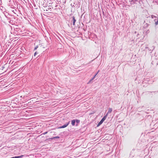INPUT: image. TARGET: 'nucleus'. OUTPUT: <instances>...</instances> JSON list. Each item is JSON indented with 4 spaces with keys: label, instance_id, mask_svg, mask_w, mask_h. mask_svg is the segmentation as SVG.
I'll return each mask as SVG.
<instances>
[{
    "label": "nucleus",
    "instance_id": "obj_1",
    "mask_svg": "<svg viewBox=\"0 0 158 158\" xmlns=\"http://www.w3.org/2000/svg\"><path fill=\"white\" fill-rule=\"evenodd\" d=\"M70 122H69L68 123H67L66 124H64L63 126H62L61 127H59V128H64L65 127H66L68 125L69 123Z\"/></svg>",
    "mask_w": 158,
    "mask_h": 158
},
{
    "label": "nucleus",
    "instance_id": "obj_2",
    "mask_svg": "<svg viewBox=\"0 0 158 158\" xmlns=\"http://www.w3.org/2000/svg\"><path fill=\"white\" fill-rule=\"evenodd\" d=\"M99 70L98 72L97 73H96V74L89 81V82H88V83H90V82L91 81H92L93 79H94V78H95L96 76L99 73Z\"/></svg>",
    "mask_w": 158,
    "mask_h": 158
},
{
    "label": "nucleus",
    "instance_id": "obj_3",
    "mask_svg": "<svg viewBox=\"0 0 158 158\" xmlns=\"http://www.w3.org/2000/svg\"><path fill=\"white\" fill-rule=\"evenodd\" d=\"M72 18L73 19V25H75V23L76 22V20L75 19V17L74 16H73V17Z\"/></svg>",
    "mask_w": 158,
    "mask_h": 158
},
{
    "label": "nucleus",
    "instance_id": "obj_4",
    "mask_svg": "<svg viewBox=\"0 0 158 158\" xmlns=\"http://www.w3.org/2000/svg\"><path fill=\"white\" fill-rule=\"evenodd\" d=\"M75 120H73L71 121V124L73 126H74L75 125Z\"/></svg>",
    "mask_w": 158,
    "mask_h": 158
},
{
    "label": "nucleus",
    "instance_id": "obj_5",
    "mask_svg": "<svg viewBox=\"0 0 158 158\" xmlns=\"http://www.w3.org/2000/svg\"><path fill=\"white\" fill-rule=\"evenodd\" d=\"M104 121H103L102 120V119H101V120L99 122V123L98 124V126H100L101 124L103 122H104Z\"/></svg>",
    "mask_w": 158,
    "mask_h": 158
},
{
    "label": "nucleus",
    "instance_id": "obj_6",
    "mask_svg": "<svg viewBox=\"0 0 158 158\" xmlns=\"http://www.w3.org/2000/svg\"><path fill=\"white\" fill-rule=\"evenodd\" d=\"M112 111V109L111 108H109L108 109V112L107 113L108 114L110 113H111Z\"/></svg>",
    "mask_w": 158,
    "mask_h": 158
},
{
    "label": "nucleus",
    "instance_id": "obj_7",
    "mask_svg": "<svg viewBox=\"0 0 158 158\" xmlns=\"http://www.w3.org/2000/svg\"><path fill=\"white\" fill-rule=\"evenodd\" d=\"M154 21L155 22V24L156 25L158 24V18H157V19H155Z\"/></svg>",
    "mask_w": 158,
    "mask_h": 158
},
{
    "label": "nucleus",
    "instance_id": "obj_8",
    "mask_svg": "<svg viewBox=\"0 0 158 158\" xmlns=\"http://www.w3.org/2000/svg\"><path fill=\"white\" fill-rule=\"evenodd\" d=\"M23 156L22 155L21 156H16L15 157V158H21Z\"/></svg>",
    "mask_w": 158,
    "mask_h": 158
},
{
    "label": "nucleus",
    "instance_id": "obj_9",
    "mask_svg": "<svg viewBox=\"0 0 158 158\" xmlns=\"http://www.w3.org/2000/svg\"><path fill=\"white\" fill-rule=\"evenodd\" d=\"M60 138V137L59 136H56L54 137L53 138H52V139H59Z\"/></svg>",
    "mask_w": 158,
    "mask_h": 158
},
{
    "label": "nucleus",
    "instance_id": "obj_10",
    "mask_svg": "<svg viewBox=\"0 0 158 158\" xmlns=\"http://www.w3.org/2000/svg\"><path fill=\"white\" fill-rule=\"evenodd\" d=\"M75 122H76L77 123H79L80 122V121L79 120H78V119H76V120H75Z\"/></svg>",
    "mask_w": 158,
    "mask_h": 158
},
{
    "label": "nucleus",
    "instance_id": "obj_11",
    "mask_svg": "<svg viewBox=\"0 0 158 158\" xmlns=\"http://www.w3.org/2000/svg\"><path fill=\"white\" fill-rule=\"evenodd\" d=\"M106 118L105 117H104L102 118V120L103 121H104Z\"/></svg>",
    "mask_w": 158,
    "mask_h": 158
},
{
    "label": "nucleus",
    "instance_id": "obj_12",
    "mask_svg": "<svg viewBox=\"0 0 158 158\" xmlns=\"http://www.w3.org/2000/svg\"><path fill=\"white\" fill-rule=\"evenodd\" d=\"M151 17H152V18L153 19V18H156V16H155L153 15H152Z\"/></svg>",
    "mask_w": 158,
    "mask_h": 158
},
{
    "label": "nucleus",
    "instance_id": "obj_13",
    "mask_svg": "<svg viewBox=\"0 0 158 158\" xmlns=\"http://www.w3.org/2000/svg\"><path fill=\"white\" fill-rule=\"evenodd\" d=\"M108 113H107L104 116V117H105L106 118V117H107L108 115Z\"/></svg>",
    "mask_w": 158,
    "mask_h": 158
},
{
    "label": "nucleus",
    "instance_id": "obj_14",
    "mask_svg": "<svg viewBox=\"0 0 158 158\" xmlns=\"http://www.w3.org/2000/svg\"><path fill=\"white\" fill-rule=\"evenodd\" d=\"M38 53L37 52H35V53H34V56H36V55Z\"/></svg>",
    "mask_w": 158,
    "mask_h": 158
},
{
    "label": "nucleus",
    "instance_id": "obj_15",
    "mask_svg": "<svg viewBox=\"0 0 158 158\" xmlns=\"http://www.w3.org/2000/svg\"><path fill=\"white\" fill-rule=\"evenodd\" d=\"M37 48H38V47H35V48H34V50H36Z\"/></svg>",
    "mask_w": 158,
    "mask_h": 158
},
{
    "label": "nucleus",
    "instance_id": "obj_16",
    "mask_svg": "<svg viewBox=\"0 0 158 158\" xmlns=\"http://www.w3.org/2000/svg\"><path fill=\"white\" fill-rule=\"evenodd\" d=\"M47 133V132H46L44 133V134H46Z\"/></svg>",
    "mask_w": 158,
    "mask_h": 158
}]
</instances>
